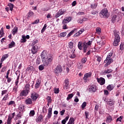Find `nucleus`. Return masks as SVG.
Returning <instances> with one entry per match:
<instances>
[{
  "instance_id": "4",
  "label": "nucleus",
  "mask_w": 124,
  "mask_h": 124,
  "mask_svg": "<svg viewBox=\"0 0 124 124\" xmlns=\"http://www.w3.org/2000/svg\"><path fill=\"white\" fill-rule=\"evenodd\" d=\"M99 16L101 18H108L109 14H108V10L106 8H104L100 13Z\"/></svg>"
},
{
  "instance_id": "20",
  "label": "nucleus",
  "mask_w": 124,
  "mask_h": 124,
  "mask_svg": "<svg viewBox=\"0 0 124 124\" xmlns=\"http://www.w3.org/2000/svg\"><path fill=\"white\" fill-rule=\"evenodd\" d=\"M69 85V81H68V79H65V84L63 86V89L65 90H67V89H68Z\"/></svg>"
},
{
  "instance_id": "49",
  "label": "nucleus",
  "mask_w": 124,
  "mask_h": 124,
  "mask_svg": "<svg viewBox=\"0 0 124 124\" xmlns=\"http://www.w3.org/2000/svg\"><path fill=\"white\" fill-rule=\"evenodd\" d=\"M123 119H124V116H120L116 119V122H122Z\"/></svg>"
},
{
  "instance_id": "41",
  "label": "nucleus",
  "mask_w": 124,
  "mask_h": 124,
  "mask_svg": "<svg viewBox=\"0 0 124 124\" xmlns=\"http://www.w3.org/2000/svg\"><path fill=\"white\" fill-rule=\"evenodd\" d=\"M41 62V60L40 59V58L37 57V58L36 60V64H40Z\"/></svg>"
},
{
  "instance_id": "63",
  "label": "nucleus",
  "mask_w": 124,
  "mask_h": 124,
  "mask_svg": "<svg viewBox=\"0 0 124 124\" xmlns=\"http://www.w3.org/2000/svg\"><path fill=\"white\" fill-rule=\"evenodd\" d=\"M22 41L21 42L25 43L26 41H27V40H26V36H22Z\"/></svg>"
},
{
  "instance_id": "57",
  "label": "nucleus",
  "mask_w": 124,
  "mask_h": 124,
  "mask_svg": "<svg viewBox=\"0 0 124 124\" xmlns=\"http://www.w3.org/2000/svg\"><path fill=\"white\" fill-rule=\"evenodd\" d=\"M108 104L110 106H112V105H114V103L113 102V100H110L109 101H108Z\"/></svg>"
},
{
  "instance_id": "53",
  "label": "nucleus",
  "mask_w": 124,
  "mask_h": 124,
  "mask_svg": "<svg viewBox=\"0 0 124 124\" xmlns=\"http://www.w3.org/2000/svg\"><path fill=\"white\" fill-rule=\"evenodd\" d=\"M6 68H7V67L6 66L3 67L0 71V72H5V71H6Z\"/></svg>"
},
{
  "instance_id": "45",
  "label": "nucleus",
  "mask_w": 124,
  "mask_h": 124,
  "mask_svg": "<svg viewBox=\"0 0 124 124\" xmlns=\"http://www.w3.org/2000/svg\"><path fill=\"white\" fill-rule=\"evenodd\" d=\"M66 32H63L60 33V37H64V36H66Z\"/></svg>"
},
{
  "instance_id": "42",
  "label": "nucleus",
  "mask_w": 124,
  "mask_h": 124,
  "mask_svg": "<svg viewBox=\"0 0 124 124\" xmlns=\"http://www.w3.org/2000/svg\"><path fill=\"white\" fill-rule=\"evenodd\" d=\"M91 8H93V9H95L96 7H97V4L94 3V4H92L91 5Z\"/></svg>"
},
{
  "instance_id": "62",
  "label": "nucleus",
  "mask_w": 124,
  "mask_h": 124,
  "mask_svg": "<svg viewBox=\"0 0 124 124\" xmlns=\"http://www.w3.org/2000/svg\"><path fill=\"white\" fill-rule=\"evenodd\" d=\"M3 34H4V32L3 31V28L2 27L0 31V35H3Z\"/></svg>"
},
{
  "instance_id": "52",
  "label": "nucleus",
  "mask_w": 124,
  "mask_h": 124,
  "mask_svg": "<svg viewBox=\"0 0 124 124\" xmlns=\"http://www.w3.org/2000/svg\"><path fill=\"white\" fill-rule=\"evenodd\" d=\"M81 63H85L86 62H87V58H86L85 57H84L83 58H82L81 59Z\"/></svg>"
},
{
  "instance_id": "48",
  "label": "nucleus",
  "mask_w": 124,
  "mask_h": 124,
  "mask_svg": "<svg viewBox=\"0 0 124 124\" xmlns=\"http://www.w3.org/2000/svg\"><path fill=\"white\" fill-rule=\"evenodd\" d=\"M86 106H87V102H84L81 105V108L82 109H84Z\"/></svg>"
},
{
  "instance_id": "22",
  "label": "nucleus",
  "mask_w": 124,
  "mask_h": 124,
  "mask_svg": "<svg viewBox=\"0 0 124 124\" xmlns=\"http://www.w3.org/2000/svg\"><path fill=\"white\" fill-rule=\"evenodd\" d=\"M76 50L73 49L72 51V54L70 56V59H75L76 58V53H75Z\"/></svg>"
},
{
  "instance_id": "2",
  "label": "nucleus",
  "mask_w": 124,
  "mask_h": 124,
  "mask_svg": "<svg viewBox=\"0 0 124 124\" xmlns=\"http://www.w3.org/2000/svg\"><path fill=\"white\" fill-rule=\"evenodd\" d=\"M114 34L115 36V38L113 44L114 46H118L119 45V42L121 41L120 35H119V32L118 31H114Z\"/></svg>"
},
{
  "instance_id": "43",
  "label": "nucleus",
  "mask_w": 124,
  "mask_h": 124,
  "mask_svg": "<svg viewBox=\"0 0 124 124\" xmlns=\"http://www.w3.org/2000/svg\"><path fill=\"white\" fill-rule=\"evenodd\" d=\"M45 66V65H44H44L42 64V65H40L39 66V70H40V71H42V70H43V69H44Z\"/></svg>"
},
{
  "instance_id": "60",
  "label": "nucleus",
  "mask_w": 124,
  "mask_h": 124,
  "mask_svg": "<svg viewBox=\"0 0 124 124\" xmlns=\"http://www.w3.org/2000/svg\"><path fill=\"white\" fill-rule=\"evenodd\" d=\"M13 104H15V101H10L9 103L8 104V106H10V105H12Z\"/></svg>"
},
{
  "instance_id": "17",
  "label": "nucleus",
  "mask_w": 124,
  "mask_h": 124,
  "mask_svg": "<svg viewBox=\"0 0 124 124\" xmlns=\"http://www.w3.org/2000/svg\"><path fill=\"white\" fill-rule=\"evenodd\" d=\"M32 101L31 98H28L25 100V103L26 105H31Z\"/></svg>"
},
{
  "instance_id": "24",
  "label": "nucleus",
  "mask_w": 124,
  "mask_h": 124,
  "mask_svg": "<svg viewBox=\"0 0 124 124\" xmlns=\"http://www.w3.org/2000/svg\"><path fill=\"white\" fill-rule=\"evenodd\" d=\"M12 123V116L9 115L8 116V118L7 120V124H11Z\"/></svg>"
},
{
  "instance_id": "19",
  "label": "nucleus",
  "mask_w": 124,
  "mask_h": 124,
  "mask_svg": "<svg viewBox=\"0 0 124 124\" xmlns=\"http://www.w3.org/2000/svg\"><path fill=\"white\" fill-rule=\"evenodd\" d=\"M41 57L42 59V60L44 59H46V58H48V55H47V53H46V50H44L41 54Z\"/></svg>"
},
{
  "instance_id": "39",
  "label": "nucleus",
  "mask_w": 124,
  "mask_h": 124,
  "mask_svg": "<svg viewBox=\"0 0 124 124\" xmlns=\"http://www.w3.org/2000/svg\"><path fill=\"white\" fill-rule=\"evenodd\" d=\"M46 28H47V24H45L41 30L42 33H43V32L45 31V30H46Z\"/></svg>"
},
{
  "instance_id": "29",
  "label": "nucleus",
  "mask_w": 124,
  "mask_h": 124,
  "mask_svg": "<svg viewBox=\"0 0 124 124\" xmlns=\"http://www.w3.org/2000/svg\"><path fill=\"white\" fill-rule=\"evenodd\" d=\"M68 119H69V116H66L65 119H64L62 121V124H66V122L68 121Z\"/></svg>"
},
{
  "instance_id": "59",
  "label": "nucleus",
  "mask_w": 124,
  "mask_h": 124,
  "mask_svg": "<svg viewBox=\"0 0 124 124\" xmlns=\"http://www.w3.org/2000/svg\"><path fill=\"white\" fill-rule=\"evenodd\" d=\"M96 31L97 33H100V32H101V29H100V28L98 27L96 29Z\"/></svg>"
},
{
  "instance_id": "30",
  "label": "nucleus",
  "mask_w": 124,
  "mask_h": 124,
  "mask_svg": "<svg viewBox=\"0 0 124 124\" xmlns=\"http://www.w3.org/2000/svg\"><path fill=\"white\" fill-rule=\"evenodd\" d=\"M83 47V52L84 53H87V49H88V46L87 44H82Z\"/></svg>"
},
{
  "instance_id": "58",
  "label": "nucleus",
  "mask_w": 124,
  "mask_h": 124,
  "mask_svg": "<svg viewBox=\"0 0 124 124\" xmlns=\"http://www.w3.org/2000/svg\"><path fill=\"white\" fill-rule=\"evenodd\" d=\"M124 43H121L120 46V50H121V51H123V50H124Z\"/></svg>"
},
{
  "instance_id": "51",
  "label": "nucleus",
  "mask_w": 124,
  "mask_h": 124,
  "mask_svg": "<svg viewBox=\"0 0 124 124\" xmlns=\"http://www.w3.org/2000/svg\"><path fill=\"white\" fill-rule=\"evenodd\" d=\"M69 47L70 48V49H72L73 48V42H70L69 43Z\"/></svg>"
},
{
  "instance_id": "46",
  "label": "nucleus",
  "mask_w": 124,
  "mask_h": 124,
  "mask_svg": "<svg viewBox=\"0 0 124 124\" xmlns=\"http://www.w3.org/2000/svg\"><path fill=\"white\" fill-rule=\"evenodd\" d=\"M23 112L19 111V113L16 115V117H17V118H21V117L23 116Z\"/></svg>"
},
{
  "instance_id": "47",
  "label": "nucleus",
  "mask_w": 124,
  "mask_h": 124,
  "mask_svg": "<svg viewBox=\"0 0 124 124\" xmlns=\"http://www.w3.org/2000/svg\"><path fill=\"white\" fill-rule=\"evenodd\" d=\"M33 12H31V11H30L28 13V17H31L32 16H33Z\"/></svg>"
},
{
  "instance_id": "5",
  "label": "nucleus",
  "mask_w": 124,
  "mask_h": 124,
  "mask_svg": "<svg viewBox=\"0 0 124 124\" xmlns=\"http://www.w3.org/2000/svg\"><path fill=\"white\" fill-rule=\"evenodd\" d=\"M62 72V67L61 65H57L54 69V73L56 76H59V75Z\"/></svg>"
},
{
  "instance_id": "44",
  "label": "nucleus",
  "mask_w": 124,
  "mask_h": 124,
  "mask_svg": "<svg viewBox=\"0 0 124 124\" xmlns=\"http://www.w3.org/2000/svg\"><path fill=\"white\" fill-rule=\"evenodd\" d=\"M77 31L76 29H74L73 30H72L68 34V36H71V35H72L73 34V33H74V31Z\"/></svg>"
},
{
  "instance_id": "34",
  "label": "nucleus",
  "mask_w": 124,
  "mask_h": 124,
  "mask_svg": "<svg viewBox=\"0 0 124 124\" xmlns=\"http://www.w3.org/2000/svg\"><path fill=\"white\" fill-rule=\"evenodd\" d=\"M46 99L48 103H52V98L50 96H47Z\"/></svg>"
},
{
  "instance_id": "15",
  "label": "nucleus",
  "mask_w": 124,
  "mask_h": 124,
  "mask_svg": "<svg viewBox=\"0 0 124 124\" xmlns=\"http://www.w3.org/2000/svg\"><path fill=\"white\" fill-rule=\"evenodd\" d=\"M112 72H113V69H107L102 72V74L103 75H106V74H109V73H112Z\"/></svg>"
},
{
  "instance_id": "21",
  "label": "nucleus",
  "mask_w": 124,
  "mask_h": 124,
  "mask_svg": "<svg viewBox=\"0 0 124 124\" xmlns=\"http://www.w3.org/2000/svg\"><path fill=\"white\" fill-rule=\"evenodd\" d=\"M36 123H40L41 122H43V115L40 114L38 118L36 119Z\"/></svg>"
},
{
  "instance_id": "32",
  "label": "nucleus",
  "mask_w": 124,
  "mask_h": 124,
  "mask_svg": "<svg viewBox=\"0 0 124 124\" xmlns=\"http://www.w3.org/2000/svg\"><path fill=\"white\" fill-rule=\"evenodd\" d=\"M116 20H117V16L114 15L111 17V22L113 24H114L115 22H116Z\"/></svg>"
},
{
  "instance_id": "28",
  "label": "nucleus",
  "mask_w": 124,
  "mask_h": 124,
  "mask_svg": "<svg viewBox=\"0 0 124 124\" xmlns=\"http://www.w3.org/2000/svg\"><path fill=\"white\" fill-rule=\"evenodd\" d=\"M112 121H113V119H112V117L109 116L107 117V120H106V123H107V124H110V123H111V122H112Z\"/></svg>"
},
{
  "instance_id": "13",
  "label": "nucleus",
  "mask_w": 124,
  "mask_h": 124,
  "mask_svg": "<svg viewBox=\"0 0 124 124\" xmlns=\"http://www.w3.org/2000/svg\"><path fill=\"white\" fill-rule=\"evenodd\" d=\"M91 77H92V73H87L84 75V77H83V80H84V81H86V82H87L88 78H90Z\"/></svg>"
},
{
  "instance_id": "27",
  "label": "nucleus",
  "mask_w": 124,
  "mask_h": 124,
  "mask_svg": "<svg viewBox=\"0 0 124 124\" xmlns=\"http://www.w3.org/2000/svg\"><path fill=\"white\" fill-rule=\"evenodd\" d=\"M7 58H8V54L3 55L0 60L1 62H3L4 60H5V59H7Z\"/></svg>"
},
{
  "instance_id": "55",
  "label": "nucleus",
  "mask_w": 124,
  "mask_h": 124,
  "mask_svg": "<svg viewBox=\"0 0 124 124\" xmlns=\"http://www.w3.org/2000/svg\"><path fill=\"white\" fill-rule=\"evenodd\" d=\"M54 93H60V90L59 88H54Z\"/></svg>"
},
{
  "instance_id": "12",
  "label": "nucleus",
  "mask_w": 124,
  "mask_h": 124,
  "mask_svg": "<svg viewBox=\"0 0 124 124\" xmlns=\"http://www.w3.org/2000/svg\"><path fill=\"white\" fill-rule=\"evenodd\" d=\"M65 12V11H62V10H59L58 13H57L55 16V17L57 18H59V17H60V16H62V15H63V14H64V13Z\"/></svg>"
},
{
  "instance_id": "33",
  "label": "nucleus",
  "mask_w": 124,
  "mask_h": 124,
  "mask_svg": "<svg viewBox=\"0 0 124 124\" xmlns=\"http://www.w3.org/2000/svg\"><path fill=\"white\" fill-rule=\"evenodd\" d=\"M62 24L63 25L62 26V29L63 30H67L68 29V27H67V23H63V22H62Z\"/></svg>"
},
{
  "instance_id": "11",
  "label": "nucleus",
  "mask_w": 124,
  "mask_h": 124,
  "mask_svg": "<svg viewBox=\"0 0 124 124\" xmlns=\"http://www.w3.org/2000/svg\"><path fill=\"white\" fill-rule=\"evenodd\" d=\"M97 80L98 83L101 85V86H103L105 84V78H97Z\"/></svg>"
},
{
  "instance_id": "18",
  "label": "nucleus",
  "mask_w": 124,
  "mask_h": 124,
  "mask_svg": "<svg viewBox=\"0 0 124 124\" xmlns=\"http://www.w3.org/2000/svg\"><path fill=\"white\" fill-rule=\"evenodd\" d=\"M84 31L85 30H84V29H81L78 32L74 35V37H77L78 36L81 35V34H82V33L84 32Z\"/></svg>"
},
{
  "instance_id": "37",
  "label": "nucleus",
  "mask_w": 124,
  "mask_h": 124,
  "mask_svg": "<svg viewBox=\"0 0 124 124\" xmlns=\"http://www.w3.org/2000/svg\"><path fill=\"white\" fill-rule=\"evenodd\" d=\"M35 115V112L34 110H31L29 116L30 117H33Z\"/></svg>"
},
{
  "instance_id": "14",
  "label": "nucleus",
  "mask_w": 124,
  "mask_h": 124,
  "mask_svg": "<svg viewBox=\"0 0 124 124\" xmlns=\"http://www.w3.org/2000/svg\"><path fill=\"white\" fill-rule=\"evenodd\" d=\"M72 20L71 16H67L64 18L62 22L63 23H65L66 24H68L70 21Z\"/></svg>"
},
{
  "instance_id": "54",
  "label": "nucleus",
  "mask_w": 124,
  "mask_h": 124,
  "mask_svg": "<svg viewBox=\"0 0 124 124\" xmlns=\"http://www.w3.org/2000/svg\"><path fill=\"white\" fill-rule=\"evenodd\" d=\"M38 42V40H36L34 41L32 43V46H37V43Z\"/></svg>"
},
{
  "instance_id": "31",
  "label": "nucleus",
  "mask_w": 124,
  "mask_h": 124,
  "mask_svg": "<svg viewBox=\"0 0 124 124\" xmlns=\"http://www.w3.org/2000/svg\"><path fill=\"white\" fill-rule=\"evenodd\" d=\"M13 47H15V42L14 41H12L10 44H9V48H13Z\"/></svg>"
},
{
  "instance_id": "64",
  "label": "nucleus",
  "mask_w": 124,
  "mask_h": 124,
  "mask_svg": "<svg viewBox=\"0 0 124 124\" xmlns=\"http://www.w3.org/2000/svg\"><path fill=\"white\" fill-rule=\"evenodd\" d=\"M39 23V19L36 20L34 22L32 23V25H34L35 24H38Z\"/></svg>"
},
{
  "instance_id": "35",
  "label": "nucleus",
  "mask_w": 124,
  "mask_h": 124,
  "mask_svg": "<svg viewBox=\"0 0 124 124\" xmlns=\"http://www.w3.org/2000/svg\"><path fill=\"white\" fill-rule=\"evenodd\" d=\"M8 5L10 7V10L12 11V10H13V7H14V5L11 3H9Z\"/></svg>"
},
{
  "instance_id": "56",
  "label": "nucleus",
  "mask_w": 124,
  "mask_h": 124,
  "mask_svg": "<svg viewBox=\"0 0 124 124\" xmlns=\"http://www.w3.org/2000/svg\"><path fill=\"white\" fill-rule=\"evenodd\" d=\"M83 66H84V65H83V63H79L78 64V68H79V69H82Z\"/></svg>"
},
{
  "instance_id": "26",
  "label": "nucleus",
  "mask_w": 124,
  "mask_h": 124,
  "mask_svg": "<svg viewBox=\"0 0 124 124\" xmlns=\"http://www.w3.org/2000/svg\"><path fill=\"white\" fill-rule=\"evenodd\" d=\"M16 32H18V28L17 27H15L12 30V33L13 35L16 34Z\"/></svg>"
},
{
  "instance_id": "61",
  "label": "nucleus",
  "mask_w": 124,
  "mask_h": 124,
  "mask_svg": "<svg viewBox=\"0 0 124 124\" xmlns=\"http://www.w3.org/2000/svg\"><path fill=\"white\" fill-rule=\"evenodd\" d=\"M8 94H7V95H5L4 96V97L3 98L2 100H4V101H5V100H7V99H8Z\"/></svg>"
},
{
  "instance_id": "23",
  "label": "nucleus",
  "mask_w": 124,
  "mask_h": 124,
  "mask_svg": "<svg viewBox=\"0 0 124 124\" xmlns=\"http://www.w3.org/2000/svg\"><path fill=\"white\" fill-rule=\"evenodd\" d=\"M115 88V86H114V85L113 84H109L108 86L107 87V90L108 91H112V90H114V88Z\"/></svg>"
},
{
  "instance_id": "6",
  "label": "nucleus",
  "mask_w": 124,
  "mask_h": 124,
  "mask_svg": "<svg viewBox=\"0 0 124 124\" xmlns=\"http://www.w3.org/2000/svg\"><path fill=\"white\" fill-rule=\"evenodd\" d=\"M20 78V75H19V76H18L17 79L16 80V82H15V86L14 87L13 89V92H14V93H17V89H18V83H19V79Z\"/></svg>"
},
{
  "instance_id": "10",
  "label": "nucleus",
  "mask_w": 124,
  "mask_h": 124,
  "mask_svg": "<svg viewBox=\"0 0 124 124\" xmlns=\"http://www.w3.org/2000/svg\"><path fill=\"white\" fill-rule=\"evenodd\" d=\"M52 109L51 108H48V113L45 119L46 121V120H50V119H51V117H52Z\"/></svg>"
},
{
  "instance_id": "9",
  "label": "nucleus",
  "mask_w": 124,
  "mask_h": 124,
  "mask_svg": "<svg viewBox=\"0 0 124 124\" xmlns=\"http://www.w3.org/2000/svg\"><path fill=\"white\" fill-rule=\"evenodd\" d=\"M31 97L32 101H36V99L38 98V94L35 92H33L31 93Z\"/></svg>"
},
{
  "instance_id": "38",
  "label": "nucleus",
  "mask_w": 124,
  "mask_h": 124,
  "mask_svg": "<svg viewBox=\"0 0 124 124\" xmlns=\"http://www.w3.org/2000/svg\"><path fill=\"white\" fill-rule=\"evenodd\" d=\"M25 91H27V92L30 93V84H26L25 86Z\"/></svg>"
},
{
  "instance_id": "8",
  "label": "nucleus",
  "mask_w": 124,
  "mask_h": 124,
  "mask_svg": "<svg viewBox=\"0 0 124 124\" xmlns=\"http://www.w3.org/2000/svg\"><path fill=\"white\" fill-rule=\"evenodd\" d=\"M89 91L90 92V93H95L96 91L97 90V89L96 88V86L95 85H92L88 87Z\"/></svg>"
},
{
  "instance_id": "36",
  "label": "nucleus",
  "mask_w": 124,
  "mask_h": 124,
  "mask_svg": "<svg viewBox=\"0 0 124 124\" xmlns=\"http://www.w3.org/2000/svg\"><path fill=\"white\" fill-rule=\"evenodd\" d=\"M74 95H73V93H70L68 95V96L66 98L67 100H69L70 99H71L73 97Z\"/></svg>"
},
{
  "instance_id": "3",
  "label": "nucleus",
  "mask_w": 124,
  "mask_h": 124,
  "mask_svg": "<svg viewBox=\"0 0 124 124\" xmlns=\"http://www.w3.org/2000/svg\"><path fill=\"white\" fill-rule=\"evenodd\" d=\"M52 61L53 57L50 54L48 55V57H47L46 58H44V59H42V61L45 66H48V65H49V63H50V62H51Z\"/></svg>"
},
{
  "instance_id": "25",
  "label": "nucleus",
  "mask_w": 124,
  "mask_h": 124,
  "mask_svg": "<svg viewBox=\"0 0 124 124\" xmlns=\"http://www.w3.org/2000/svg\"><path fill=\"white\" fill-rule=\"evenodd\" d=\"M25 109V106L23 104H20L19 105L18 107V109L20 112H23L24 109Z\"/></svg>"
},
{
  "instance_id": "1",
  "label": "nucleus",
  "mask_w": 124,
  "mask_h": 124,
  "mask_svg": "<svg viewBox=\"0 0 124 124\" xmlns=\"http://www.w3.org/2000/svg\"><path fill=\"white\" fill-rule=\"evenodd\" d=\"M112 56H113V53H110L107 55L106 59L104 62L106 63L104 65L105 67H107L108 65H110L113 62V59L111 58Z\"/></svg>"
},
{
  "instance_id": "7",
  "label": "nucleus",
  "mask_w": 124,
  "mask_h": 124,
  "mask_svg": "<svg viewBox=\"0 0 124 124\" xmlns=\"http://www.w3.org/2000/svg\"><path fill=\"white\" fill-rule=\"evenodd\" d=\"M38 50H39V47H38V46H32L31 48V53L33 55H35L38 52Z\"/></svg>"
},
{
  "instance_id": "40",
  "label": "nucleus",
  "mask_w": 124,
  "mask_h": 124,
  "mask_svg": "<svg viewBox=\"0 0 124 124\" xmlns=\"http://www.w3.org/2000/svg\"><path fill=\"white\" fill-rule=\"evenodd\" d=\"M78 48L79 50H82L83 49V46H82V42H79L78 44Z\"/></svg>"
},
{
  "instance_id": "50",
  "label": "nucleus",
  "mask_w": 124,
  "mask_h": 124,
  "mask_svg": "<svg viewBox=\"0 0 124 124\" xmlns=\"http://www.w3.org/2000/svg\"><path fill=\"white\" fill-rule=\"evenodd\" d=\"M91 13L92 15H97V14H98V11L93 10Z\"/></svg>"
},
{
  "instance_id": "16",
  "label": "nucleus",
  "mask_w": 124,
  "mask_h": 124,
  "mask_svg": "<svg viewBox=\"0 0 124 124\" xmlns=\"http://www.w3.org/2000/svg\"><path fill=\"white\" fill-rule=\"evenodd\" d=\"M29 92L28 91H27V90H22L21 93H20V96H26V95H28L29 94Z\"/></svg>"
}]
</instances>
